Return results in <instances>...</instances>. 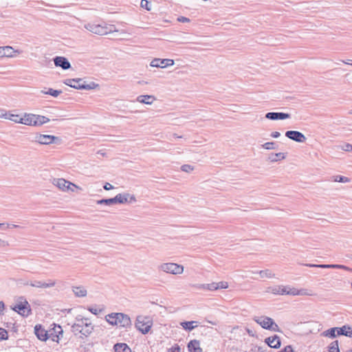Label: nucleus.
<instances>
[{
  "label": "nucleus",
  "instance_id": "1",
  "mask_svg": "<svg viewBox=\"0 0 352 352\" xmlns=\"http://www.w3.org/2000/svg\"><path fill=\"white\" fill-rule=\"evenodd\" d=\"M105 319L112 326L120 324V327L127 329L132 325L130 317L124 313H111L105 316Z\"/></svg>",
  "mask_w": 352,
  "mask_h": 352
},
{
  "label": "nucleus",
  "instance_id": "2",
  "mask_svg": "<svg viewBox=\"0 0 352 352\" xmlns=\"http://www.w3.org/2000/svg\"><path fill=\"white\" fill-rule=\"evenodd\" d=\"M254 320L265 329L275 332H282L278 325L270 317L264 316H258L255 317Z\"/></svg>",
  "mask_w": 352,
  "mask_h": 352
},
{
  "label": "nucleus",
  "instance_id": "3",
  "mask_svg": "<svg viewBox=\"0 0 352 352\" xmlns=\"http://www.w3.org/2000/svg\"><path fill=\"white\" fill-rule=\"evenodd\" d=\"M12 309L23 317H28L32 314L30 305L23 296L19 298L17 304L12 307Z\"/></svg>",
  "mask_w": 352,
  "mask_h": 352
},
{
  "label": "nucleus",
  "instance_id": "4",
  "mask_svg": "<svg viewBox=\"0 0 352 352\" xmlns=\"http://www.w3.org/2000/svg\"><path fill=\"white\" fill-rule=\"evenodd\" d=\"M135 328L142 334H146L151 329L152 322L148 317L138 316L136 318Z\"/></svg>",
  "mask_w": 352,
  "mask_h": 352
},
{
  "label": "nucleus",
  "instance_id": "5",
  "mask_svg": "<svg viewBox=\"0 0 352 352\" xmlns=\"http://www.w3.org/2000/svg\"><path fill=\"white\" fill-rule=\"evenodd\" d=\"M158 269L164 272L172 274H181L184 272V267L175 263H164L158 266Z\"/></svg>",
  "mask_w": 352,
  "mask_h": 352
},
{
  "label": "nucleus",
  "instance_id": "6",
  "mask_svg": "<svg viewBox=\"0 0 352 352\" xmlns=\"http://www.w3.org/2000/svg\"><path fill=\"white\" fill-rule=\"evenodd\" d=\"M113 25L108 26L107 24H92L89 25V32L98 34V35H105L108 33L113 32Z\"/></svg>",
  "mask_w": 352,
  "mask_h": 352
},
{
  "label": "nucleus",
  "instance_id": "7",
  "mask_svg": "<svg viewBox=\"0 0 352 352\" xmlns=\"http://www.w3.org/2000/svg\"><path fill=\"white\" fill-rule=\"evenodd\" d=\"M53 184L63 191H74V188H77L75 184L63 178L54 179Z\"/></svg>",
  "mask_w": 352,
  "mask_h": 352
},
{
  "label": "nucleus",
  "instance_id": "8",
  "mask_svg": "<svg viewBox=\"0 0 352 352\" xmlns=\"http://www.w3.org/2000/svg\"><path fill=\"white\" fill-rule=\"evenodd\" d=\"M113 204H126L133 203L136 201V198L134 195L129 193H119L113 197Z\"/></svg>",
  "mask_w": 352,
  "mask_h": 352
},
{
  "label": "nucleus",
  "instance_id": "9",
  "mask_svg": "<svg viewBox=\"0 0 352 352\" xmlns=\"http://www.w3.org/2000/svg\"><path fill=\"white\" fill-rule=\"evenodd\" d=\"M64 84L76 89H88V84L82 78H68L65 80Z\"/></svg>",
  "mask_w": 352,
  "mask_h": 352
},
{
  "label": "nucleus",
  "instance_id": "10",
  "mask_svg": "<svg viewBox=\"0 0 352 352\" xmlns=\"http://www.w3.org/2000/svg\"><path fill=\"white\" fill-rule=\"evenodd\" d=\"M59 140L58 137L51 135L36 134L35 136V142L41 144H50Z\"/></svg>",
  "mask_w": 352,
  "mask_h": 352
},
{
  "label": "nucleus",
  "instance_id": "11",
  "mask_svg": "<svg viewBox=\"0 0 352 352\" xmlns=\"http://www.w3.org/2000/svg\"><path fill=\"white\" fill-rule=\"evenodd\" d=\"M285 136L287 138L298 143L305 142L307 140L305 135L298 131H287L285 133Z\"/></svg>",
  "mask_w": 352,
  "mask_h": 352
},
{
  "label": "nucleus",
  "instance_id": "12",
  "mask_svg": "<svg viewBox=\"0 0 352 352\" xmlns=\"http://www.w3.org/2000/svg\"><path fill=\"white\" fill-rule=\"evenodd\" d=\"M174 65V60L173 59H161L154 58L151 63V66L153 67H161L164 68L166 66H172Z\"/></svg>",
  "mask_w": 352,
  "mask_h": 352
},
{
  "label": "nucleus",
  "instance_id": "13",
  "mask_svg": "<svg viewBox=\"0 0 352 352\" xmlns=\"http://www.w3.org/2000/svg\"><path fill=\"white\" fill-rule=\"evenodd\" d=\"M265 117L268 120H278L290 118L291 115L283 112H268L265 114Z\"/></svg>",
  "mask_w": 352,
  "mask_h": 352
},
{
  "label": "nucleus",
  "instance_id": "14",
  "mask_svg": "<svg viewBox=\"0 0 352 352\" xmlns=\"http://www.w3.org/2000/svg\"><path fill=\"white\" fill-rule=\"evenodd\" d=\"M35 118H36V114L25 113L22 120H21V124L28 126H38L37 119Z\"/></svg>",
  "mask_w": 352,
  "mask_h": 352
},
{
  "label": "nucleus",
  "instance_id": "15",
  "mask_svg": "<svg viewBox=\"0 0 352 352\" xmlns=\"http://www.w3.org/2000/svg\"><path fill=\"white\" fill-rule=\"evenodd\" d=\"M34 333L38 339L42 341H45L48 338H51V336L48 333V332L40 324L35 326Z\"/></svg>",
  "mask_w": 352,
  "mask_h": 352
},
{
  "label": "nucleus",
  "instance_id": "16",
  "mask_svg": "<svg viewBox=\"0 0 352 352\" xmlns=\"http://www.w3.org/2000/svg\"><path fill=\"white\" fill-rule=\"evenodd\" d=\"M54 63L56 67H60L64 70L68 69L71 67L70 63L64 56H56L54 58Z\"/></svg>",
  "mask_w": 352,
  "mask_h": 352
},
{
  "label": "nucleus",
  "instance_id": "17",
  "mask_svg": "<svg viewBox=\"0 0 352 352\" xmlns=\"http://www.w3.org/2000/svg\"><path fill=\"white\" fill-rule=\"evenodd\" d=\"M265 342L268 346L274 349L280 348L281 344L280 339L277 335L265 338Z\"/></svg>",
  "mask_w": 352,
  "mask_h": 352
},
{
  "label": "nucleus",
  "instance_id": "18",
  "mask_svg": "<svg viewBox=\"0 0 352 352\" xmlns=\"http://www.w3.org/2000/svg\"><path fill=\"white\" fill-rule=\"evenodd\" d=\"M56 283L54 280H50L48 283L42 282L40 280H34L30 283H26V285H29L34 287L38 288H49L52 287L55 285Z\"/></svg>",
  "mask_w": 352,
  "mask_h": 352
},
{
  "label": "nucleus",
  "instance_id": "19",
  "mask_svg": "<svg viewBox=\"0 0 352 352\" xmlns=\"http://www.w3.org/2000/svg\"><path fill=\"white\" fill-rule=\"evenodd\" d=\"M82 324H83L82 320H78V323H76L72 326V329H73V331L76 334L79 333H81V334L87 336V333H88V329H87L88 327V323L85 322V327H83Z\"/></svg>",
  "mask_w": 352,
  "mask_h": 352
},
{
  "label": "nucleus",
  "instance_id": "20",
  "mask_svg": "<svg viewBox=\"0 0 352 352\" xmlns=\"http://www.w3.org/2000/svg\"><path fill=\"white\" fill-rule=\"evenodd\" d=\"M0 118H3L6 119H8L10 120H12L15 123H21L22 118L20 117L19 115L13 114L10 112H7L5 110H1L0 111Z\"/></svg>",
  "mask_w": 352,
  "mask_h": 352
},
{
  "label": "nucleus",
  "instance_id": "21",
  "mask_svg": "<svg viewBox=\"0 0 352 352\" xmlns=\"http://www.w3.org/2000/svg\"><path fill=\"white\" fill-rule=\"evenodd\" d=\"M337 335L344 336L349 338H352V327L349 324H345L342 327H336Z\"/></svg>",
  "mask_w": 352,
  "mask_h": 352
},
{
  "label": "nucleus",
  "instance_id": "22",
  "mask_svg": "<svg viewBox=\"0 0 352 352\" xmlns=\"http://www.w3.org/2000/svg\"><path fill=\"white\" fill-rule=\"evenodd\" d=\"M105 306L104 305H95L89 307V312L97 316L98 317H102L104 316Z\"/></svg>",
  "mask_w": 352,
  "mask_h": 352
},
{
  "label": "nucleus",
  "instance_id": "23",
  "mask_svg": "<svg viewBox=\"0 0 352 352\" xmlns=\"http://www.w3.org/2000/svg\"><path fill=\"white\" fill-rule=\"evenodd\" d=\"M189 352H202V349L200 347V342L197 340H190L187 345Z\"/></svg>",
  "mask_w": 352,
  "mask_h": 352
},
{
  "label": "nucleus",
  "instance_id": "24",
  "mask_svg": "<svg viewBox=\"0 0 352 352\" xmlns=\"http://www.w3.org/2000/svg\"><path fill=\"white\" fill-rule=\"evenodd\" d=\"M1 48L3 57H13L14 53H19L18 50H14L11 46H3Z\"/></svg>",
  "mask_w": 352,
  "mask_h": 352
},
{
  "label": "nucleus",
  "instance_id": "25",
  "mask_svg": "<svg viewBox=\"0 0 352 352\" xmlns=\"http://www.w3.org/2000/svg\"><path fill=\"white\" fill-rule=\"evenodd\" d=\"M155 99V97L151 95L139 96L137 98L139 102L146 104H151Z\"/></svg>",
  "mask_w": 352,
  "mask_h": 352
},
{
  "label": "nucleus",
  "instance_id": "26",
  "mask_svg": "<svg viewBox=\"0 0 352 352\" xmlns=\"http://www.w3.org/2000/svg\"><path fill=\"white\" fill-rule=\"evenodd\" d=\"M115 352H132L126 343H116L113 346Z\"/></svg>",
  "mask_w": 352,
  "mask_h": 352
},
{
  "label": "nucleus",
  "instance_id": "27",
  "mask_svg": "<svg viewBox=\"0 0 352 352\" xmlns=\"http://www.w3.org/2000/svg\"><path fill=\"white\" fill-rule=\"evenodd\" d=\"M54 333H52L50 334L52 340L54 342H58V340L60 338V335L62 336L63 335V330L60 325L56 326L53 329Z\"/></svg>",
  "mask_w": 352,
  "mask_h": 352
},
{
  "label": "nucleus",
  "instance_id": "28",
  "mask_svg": "<svg viewBox=\"0 0 352 352\" xmlns=\"http://www.w3.org/2000/svg\"><path fill=\"white\" fill-rule=\"evenodd\" d=\"M286 157V155L284 153H270L268 157V160L272 162H276L281 160H284Z\"/></svg>",
  "mask_w": 352,
  "mask_h": 352
},
{
  "label": "nucleus",
  "instance_id": "29",
  "mask_svg": "<svg viewBox=\"0 0 352 352\" xmlns=\"http://www.w3.org/2000/svg\"><path fill=\"white\" fill-rule=\"evenodd\" d=\"M197 321H184L181 322V326L186 331H192L197 326Z\"/></svg>",
  "mask_w": 352,
  "mask_h": 352
},
{
  "label": "nucleus",
  "instance_id": "30",
  "mask_svg": "<svg viewBox=\"0 0 352 352\" xmlns=\"http://www.w3.org/2000/svg\"><path fill=\"white\" fill-rule=\"evenodd\" d=\"M72 291L77 297H84L87 295V290L83 287H73Z\"/></svg>",
  "mask_w": 352,
  "mask_h": 352
},
{
  "label": "nucleus",
  "instance_id": "31",
  "mask_svg": "<svg viewBox=\"0 0 352 352\" xmlns=\"http://www.w3.org/2000/svg\"><path fill=\"white\" fill-rule=\"evenodd\" d=\"M322 335L326 336V337L331 338H334L336 336H339L338 335H337V329H336V327H332V328H330V329L324 331L322 333Z\"/></svg>",
  "mask_w": 352,
  "mask_h": 352
},
{
  "label": "nucleus",
  "instance_id": "32",
  "mask_svg": "<svg viewBox=\"0 0 352 352\" xmlns=\"http://www.w3.org/2000/svg\"><path fill=\"white\" fill-rule=\"evenodd\" d=\"M198 288L208 289L210 291H214L218 289V286L217 285V283H212L210 284H201L198 287Z\"/></svg>",
  "mask_w": 352,
  "mask_h": 352
},
{
  "label": "nucleus",
  "instance_id": "33",
  "mask_svg": "<svg viewBox=\"0 0 352 352\" xmlns=\"http://www.w3.org/2000/svg\"><path fill=\"white\" fill-rule=\"evenodd\" d=\"M261 147L266 150H276L278 146L275 142H267L262 144Z\"/></svg>",
  "mask_w": 352,
  "mask_h": 352
},
{
  "label": "nucleus",
  "instance_id": "34",
  "mask_svg": "<svg viewBox=\"0 0 352 352\" xmlns=\"http://www.w3.org/2000/svg\"><path fill=\"white\" fill-rule=\"evenodd\" d=\"M41 92L42 94H48L56 98L58 97L62 93V91L49 88L47 91L42 90Z\"/></svg>",
  "mask_w": 352,
  "mask_h": 352
},
{
  "label": "nucleus",
  "instance_id": "35",
  "mask_svg": "<svg viewBox=\"0 0 352 352\" xmlns=\"http://www.w3.org/2000/svg\"><path fill=\"white\" fill-rule=\"evenodd\" d=\"M329 352H340L338 340L332 342L328 346Z\"/></svg>",
  "mask_w": 352,
  "mask_h": 352
},
{
  "label": "nucleus",
  "instance_id": "36",
  "mask_svg": "<svg viewBox=\"0 0 352 352\" xmlns=\"http://www.w3.org/2000/svg\"><path fill=\"white\" fill-rule=\"evenodd\" d=\"M261 278H272L274 276V274L270 270H264L259 271Z\"/></svg>",
  "mask_w": 352,
  "mask_h": 352
},
{
  "label": "nucleus",
  "instance_id": "37",
  "mask_svg": "<svg viewBox=\"0 0 352 352\" xmlns=\"http://www.w3.org/2000/svg\"><path fill=\"white\" fill-rule=\"evenodd\" d=\"M38 126L43 125L50 121V119L44 116L36 115Z\"/></svg>",
  "mask_w": 352,
  "mask_h": 352
},
{
  "label": "nucleus",
  "instance_id": "38",
  "mask_svg": "<svg viewBox=\"0 0 352 352\" xmlns=\"http://www.w3.org/2000/svg\"><path fill=\"white\" fill-rule=\"evenodd\" d=\"M96 203L99 205H102V204H105L107 206L113 205V198L102 199L98 200L96 201Z\"/></svg>",
  "mask_w": 352,
  "mask_h": 352
},
{
  "label": "nucleus",
  "instance_id": "39",
  "mask_svg": "<svg viewBox=\"0 0 352 352\" xmlns=\"http://www.w3.org/2000/svg\"><path fill=\"white\" fill-rule=\"evenodd\" d=\"M330 267L331 269H342L352 272V268L344 265L331 264Z\"/></svg>",
  "mask_w": 352,
  "mask_h": 352
},
{
  "label": "nucleus",
  "instance_id": "40",
  "mask_svg": "<svg viewBox=\"0 0 352 352\" xmlns=\"http://www.w3.org/2000/svg\"><path fill=\"white\" fill-rule=\"evenodd\" d=\"M334 181L341 183H346L350 182V179L342 175H336L334 177Z\"/></svg>",
  "mask_w": 352,
  "mask_h": 352
},
{
  "label": "nucleus",
  "instance_id": "41",
  "mask_svg": "<svg viewBox=\"0 0 352 352\" xmlns=\"http://www.w3.org/2000/svg\"><path fill=\"white\" fill-rule=\"evenodd\" d=\"M140 6L148 11L151 10V4L147 0H142L140 2Z\"/></svg>",
  "mask_w": 352,
  "mask_h": 352
},
{
  "label": "nucleus",
  "instance_id": "42",
  "mask_svg": "<svg viewBox=\"0 0 352 352\" xmlns=\"http://www.w3.org/2000/svg\"><path fill=\"white\" fill-rule=\"evenodd\" d=\"M307 266L310 267H318V268H331V264H307Z\"/></svg>",
  "mask_w": 352,
  "mask_h": 352
},
{
  "label": "nucleus",
  "instance_id": "43",
  "mask_svg": "<svg viewBox=\"0 0 352 352\" xmlns=\"http://www.w3.org/2000/svg\"><path fill=\"white\" fill-rule=\"evenodd\" d=\"M287 294L296 296V295H302L303 294L302 290H298L296 288H289L288 290Z\"/></svg>",
  "mask_w": 352,
  "mask_h": 352
},
{
  "label": "nucleus",
  "instance_id": "44",
  "mask_svg": "<svg viewBox=\"0 0 352 352\" xmlns=\"http://www.w3.org/2000/svg\"><path fill=\"white\" fill-rule=\"evenodd\" d=\"M181 170L186 173H190L194 170V166L190 164H184L181 166Z\"/></svg>",
  "mask_w": 352,
  "mask_h": 352
},
{
  "label": "nucleus",
  "instance_id": "45",
  "mask_svg": "<svg viewBox=\"0 0 352 352\" xmlns=\"http://www.w3.org/2000/svg\"><path fill=\"white\" fill-rule=\"evenodd\" d=\"M8 338V331L3 328H0V340H7Z\"/></svg>",
  "mask_w": 352,
  "mask_h": 352
},
{
  "label": "nucleus",
  "instance_id": "46",
  "mask_svg": "<svg viewBox=\"0 0 352 352\" xmlns=\"http://www.w3.org/2000/svg\"><path fill=\"white\" fill-rule=\"evenodd\" d=\"M341 149L344 151H352V144L349 143H345L344 145L341 146Z\"/></svg>",
  "mask_w": 352,
  "mask_h": 352
},
{
  "label": "nucleus",
  "instance_id": "47",
  "mask_svg": "<svg viewBox=\"0 0 352 352\" xmlns=\"http://www.w3.org/2000/svg\"><path fill=\"white\" fill-rule=\"evenodd\" d=\"M217 285L218 286V289H227L228 287V283L226 281H220L217 283Z\"/></svg>",
  "mask_w": 352,
  "mask_h": 352
},
{
  "label": "nucleus",
  "instance_id": "48",
  "mask_svg": "<svg viewBox=\"0 0 352 352\" xmlns=\"http://www.w3.org/2000/svg\"><path fill=\"white\" fill-rule=\"evenodd\" d=\"M251 352H266V349L262 346H254L251 349Z\"/></svg>",
  "mask_w": 352,
  "mask_h": 352
},
{
  "label": "nucleus",
  "instance_id": "49",
  "mask_svg": "<svg viewBox=\"0 0 352 352\" xmlns=\"http://www.w3.org/2000/svg\"><path fill=\"white\" fill-rule=\"evenodd\" d=\"M278 352H294V349L291 345H287Z\"/></svg>",
  "mask_w": 352,
  "mask_h": 352
},
{
  "label": "nucleus",
  "instance_id": "50",
  "mask_svg": "<svg viewBox=\"0 0 352 352\" xmlns=\"http://www.w3.org/2000/svg\"><path fill=\"white\" fill-rule=\"evenodd\" d=\"M177 21L181 22V23H188L190 21V19H188L186 16H181L177 18Z\"/></svg>",
  "mask_w": 352,
  "mask_h": 352
},
{
  "label": "nucleus",
  "instance_id": "51",
  "mask_svg": "<svg viewBox=\"0 0 352 352\" xmlns=\"http://www.w3.org/2000/svg\"><path fill=\"white\" fill-rule=\"evenodd\" d=\"M114 187L109 183L106 182L104 185L103 186V188L106 190H109L113 189Z\"/></svg>",
  "mask_w": 352,
  "mask_h": 352
},
{
  "label": "nucleus",
  "instance_id": "52",
  "mask_svg": "<svg viewBox=\"0 0 352 352\" xmlns=\"http://www.w3.org/2000/svg\"><path fill=\"white\" fill-rule=\"evenodd\" d=\"M169 352H180V348L177 344H175V346L170 349Z\"/></svg>",
  "mask_w": 352,
  "mask_h": 352
},
{
  "label": "nucleus",
  "instance_id": "53",
  "mask_svg": "<svg viewBox=\"0 0 352 352\" xmlns=\"http://www.w3.org/2000/svg\"><path fill=\"white\" fill-rule=\"evenodd\" d=\"M287 292H288V290L286 287H280V295L287 294Z\"/></svg>",
  "mask_w": 352,
  "mask_h": 352
},
{
  "label": "nucleus",
  "instance_id": "54",
  "mask_svg": "<svg viewBox=\"0 0 352 352\" xmlns=\"http://www.w3.org/2000/svg\"><path fill=\"white\" fill-rule=\"evenodd\" d=\"M99 87L98 84H96L94 82H89V90L94 89Z\"/></svg>",
  "mask_w": 352,
  "mask_h": 352
},
{
  "label": "nucleus",
  "instance_id": "55",
  "mask_svg": "<svg viewBox=\"0 0 352 352\" xmlns=\"http://www.w3.org/2000/svg\"><path fill=\"white\" fill-rule=\"evenodd\" d=\"M4 309H5L4 302L3 301H0V315L3 314Z\"/></svg>",
  "mask_w": 352,
  "mask_h": 352
},
{
  "label": "nucleus",
  "instance_id": "56",
  "mask_svg": "<svg viewBox=\"0 0 352 352\" xmlns=\"http://www.w3.org/2000/svg\"><path fill=\"white\" fill-rule=\"evenodd\" d=\"M14 228H19V226L16 225V224L6 223V229Z\"/></svg>",
  "mask_w": 352,
  "mask_h": 352
},
{
  "label": "nucleus",
  "instance_id": "57",
  "mask_svg": "<svg viewBox=\"0 0 352 352\" xmlns=\"http://www.w3.org/2000/svg\"><path fill=\"white\" fill-rule=\"evenodd\" d=\"M280 287H276L272 289V293L274 294H280Z\"/></svg>",
  "mask_w": 352,
  "mask_h": 352
},
{
  "label": "nucleus",
  "instance_id": "58",
  "mask_svg": "<svg viewBox=\"0 0 352 352\" xmlns=\"http://www.w3.org/2000/svg\"><path fill=\"white\" fill-rule=\"evenodd\" d=\"M271 137L274 138H278L280 135V133L278 131H274V132H272L271 134H270Z\"/></svg>",
  "mask_w": 352,
  "mask_h": 352
},
{
  "label": "nucleus",
  "instance_id": "59",
  "mask_svg": "<svg viewBox=\"0 0 352 352\" xmlns=\"http://www.w3.org/2000/svg\"><path fill=\"white\" fill-rule=\"evenodd\" d=\"M98 155L104 157L106 153L103 151H98L94 155L98 157Z\"/></svg>",
  "mask_w": 352,
  "mask_h": 352
},
{
  "label": "nucleus",
  "instance_id": "60",
  "mask_svg": "<svg viewBox=\"0 0 352 352\" xmlns=\"http://www.w3.org/2000/svg\"><path fill=\"white\" fill-rule=\"evenodd\" d=\"M0 229L6 230V223H0Z\"/></svg>",
  "mask_w": 352,
  "mask_h": 352
},
{
  "label": "nucleus",
  "instance_id": "61",
  "mask_svg": "<svg viewBox=\"0 0 352 352\" xmlns=\"http://www.w3.org/2000/svg\"><path fill=\"white\" fill-rule=\"evenodd\" d=\"M350 60H341V62L344 63V64H347V65H349V64H350V63H349V61H350ZM351 65H352V63H351Z\"/></svg>",
  "mask_w": 352,
  "mask_h": 352
},
{
  "label": "nucleus",
  "instance_id": "62",
  "mask_svg": "<svg viewBox=\"0 0 352 352\" xmlns=\"http://www.w3.org/2000/svg\"><path fill=\"white\" fill-rule=\"evenodd\" d=\"M2 52H3L2 51V48H1V47H0V58H3V57Z\"/></svg>",
  "mask_w": 352,
  "mask_h": 352
},
{
  "label": "nucleus",
  "instance_id": "63",
  "mask_svg": "<svg viewBox=\"0 0 352 352\" xmlns=\"http://www.w3.org/2000/svg\"><path fill=\"white\" fill-rule=\"evenodd\" d=\"M173 136H174L175 138H182V136H178L176 133H174V134H173Z\"/></svg>",
  "mask_w": 352,
  "mask_h": 352
},
{
  "label": "nucleus",
  "instance_id": "64",
  "mask_svg": "<svg viewBox=\"0 0 352 352\" xmlns=\"http://www.w3.org/2000/svg\"><path fill=\"white\" fill-rule=\"evenodd\" d=\"M347 352H352V349H349Z\"/></svg>",
  "mask_w": 352,
  "mask_h": 352
}]
</instances>
